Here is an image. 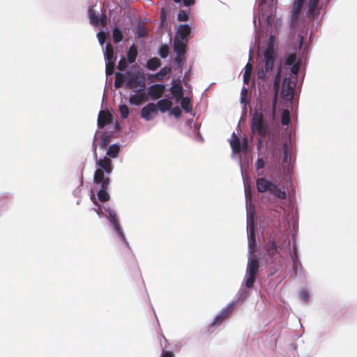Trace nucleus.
<instances>
[{"label":"nucleus","instance_id":"nucleus-1","mask_svg":"<svg viewBox=\"0 0 357 357\" xmlns=\"http://www.w3.org/2000/svg\"><path fill=\"white\" fill-rule=\"evenodd\" d=\"M257 189L259 192H268L275 197L280 199H285L287 195L283 188H279L276 183L267 180L264 177L258 178L256 181Z\"/></svg>","mask_w":357,"mask_h":357},{"label":"nucleus","instance_id":"nucleus-2","mask_svg":"<svg viewBox=\"0 0 357 357\" xmlns=\"http://www.w3.org/2000/svg\"><path fill=\"white\" fill-rule=\"evenodd\" d=\"M251 130L252 132L258 134L261 138L270 134V128L264 120V114L261 112L256 111L251 118Z\"/></svg>","mask_w":357,"mask_h":357},{"label":"nucleus","instance_id":"nucleus-3","mask_svg":"<svg viewBox=\"0 0 357 357\" xmlns=\"http://www.w3.org/2000/svg\"><path fill=\"white\" fill-rule=\"evenodd\" d=\"M93 182L96 185H100V189L98 192L97 195L98 199L101 202H105L109 201L110 197L107 190L109 185V178L105 177L104 173L102 169H98L96 170L94 174Z\"/></svg>","mask_w":357,"mask_h":357},{"label":"nucleus","instance_id":"nucleus-4","mask_svg":"<svg viewBox=\"0 0 357 357\" xmlns=\"http://www.w3.org/2000/svg\"><path fill=\"white\" fill-rule=\"evenodd\" d=\"M264 68L265 71L261 68V70L258 72V78L261 80H265L266 78V73H269L273 70V65L275 63V54H274V48L273 45L270 42L264 51Z\"/></svg>","mask_w":357,"mask_h":357},{"label":"nucleus","instance_id":"nucleus-5","mask_svg":"<svg viewBox=\"0 0 357 357\" xmlns=\"http://www.w3.org/2000/svg\"><path fill=\"white\" fill-rule=\"evenodd\" d=\"M126 86L135 92H144L146 89L144 79H139V76L130 72L126 73Z\"/></svg>","mask_w":357,"mask_h":357},{"label":"nucleus","instance_id":"nucleus-6","mask_svg":"<svg viewBox=\"0 0 357 357\" xmlns=\"http://www.w3.org/2000/svg\"><path fill=\"white\" fill-rule=\"evenodd\" d=\"M105 210L107 213L108 219L110 221V222L113 225L114 229L122 238V240L126 241V237L119 225V219L115 211L109 207L105 208Z\"/></svg>","mask_w":357,"mask_h":357},{"label":"nucleus","instance_id":"nucleus-7","mask_svg":"<svg viewBox=\"0 0 357 357\" xmlns=\"http://www.w3.org/2000/svg\"><path fill=\"white\" fill-rule=\"evenodd\" d=\"M233 306L228 305L224 308L214 319V321L209 326V329L213 331V328L219 326L231 314Z\"/></svg>","mask_w":357,"mask_h":357},{"label":"nucleus","instance_id":"nucleus-8","mask_svg":"<svg viewBox=\"0 0 357 357\" xmlns=\"http://www.w3.org/2000/svg\"><path fill=\"white\" fill-rule=\"evenodd\" d=\"M165 90V86L162 84H155L148 88V95L153 100H157L162 97Z\"/></svg>","mask_w":357,"mask_h":357},{"label":"nucleus","instance_id":"nucleus-9","mask_svg":"<svg viewBox=\"0 0 357 357\" xmlns=\"http://www.w3.org/2000/svg\"><path fill=\"white\" fill-rule=\"evenodd\" d=\"M151 114H158V108L154 103H149L141 110V117L146 121H150L153 118Z\"/></svg>","mask_w":357,"mask_h":357},{"label":"nucleus","instance_id":"nucleus-10","mask_svg":"<svg viewBox=\"0 0 357 357\" xmlns=\"http://www.w3.org/2000/svg\"><path fill=\"white\" fill-rule=\"evenodd\" d=\"M112 121V115L110 112L105 110H100L98 117V126L103 128L107 124H109Z\"/></svg>","mask_w":357,"mask_h":357},{"label":"nucleus","instance_id":"nucleus-11","mask_svg":"<svg viewBox=\"0 0 357 357\" xmlns=\"http://www.w3.org/2000/svg\"><path fill=\"white\" fill-rule=\"evenodd\" d=\"M172 68L170 66H165L160 70L158 73L156 74H150L148 76V79L151 82H153L155 81H162L164 77L170 74Z\"/></svg>","mask_w":357,"mask_h":357},{"label":"nucleus","instance_id":"nucleus-12","mask_svg":"<svg viewBox=\"0 0 357 357\" xmlns=\"http://www.w3.org/2000/svg\"><path fill=\"white\" fill-rule=\"evenodd\" d=\"M266 253L271 259H273L277 255H279L277 243L274 238H270L265 248Z\"/></svg>","mask_w":357,"mask_h":357},{"label":"nucleus","instance_id":"nucleus-13","mask_svg":"<svg viewBox=\"0 0 357 357\" xmlns=\"http://www.w3.org/2000/svg\"><path fill=\"white\" fill-rule=\"evenodd\" d=\"M250 234L248 235V247L250 252H253L256 245L255 228L253 220L249 223Z\"/></svg>","mask_w":357,"mask_h":357},{"label":"nucleus","instance_id":"nucleus-14","mask_svg":"<svg viewBox=\"0 0 357 357\" xmlns=\"http://www.w3.org/2000/svg\"><path fill=\"white\" fill-rule=\"evenodd\" d=\"M96 165L98 166L100 169L107 173L110 174L112 172V161L109 158L105 157L102 159H100L96 162Z\"/></svg>","mask_w":357,"mask_h":357},{"label":"nucleus","instance_id":"nucleus-15","mask_svg":"<svg viewBox=\"0 0 357 357\" xmlns=\"http://www.w3.org/2000/svg\"><path fill=\"white\" fill-rule=\"evenodd\" d=\"M259 267V261L256 255H252L248 261L247 268L248 274L257 275Z\"/></svg>","mask_w":357,"mask_h":357},{"label":"nucleus","instance_id":"nucleus-16","mask_svg":"<svg viewBox=\"0 0 357 357\" xmlns=\"http://www.w3.org/2000/svg\"><path fill=\"white\" fill-rule=\"evenodd\" d=\"M185 47H186V43L183 42V40H181V39H178L177 38H175L174 40V52L179 55H185Z\"/></svg>","mask_w":357,"mask_h":357},{"label":"nucleus","instance_id":"nucleus-17","mask_svg":"<svg viewBox=\"0 0 357 357\" xmlns=\"http://www.w3.org/2000/svg\"><path fill=\"white\" fill-rule=\"evenodd\" d=\"M280 80H281V70L279 69L278 70L276 75H275V79H274V82H273V88H274V90L275 91V97H274L273 108H272V112H273V116L275 115V105H276V100H277V93H278V91L279 87H280Z\"/></svg>","mask_w":357,"mask_h":357},{"label":"nucleus","instance_id":"nucleus-18","mask_svg":"<svg viewBox=\"0 0 357 357\" xmlns=\"http://www.w3.org/2000/svg\"><path fill=\"white\" fill-rule=\"evenodd\" d=\"M170 92L176 102L180 101L183 98V89L180 84H174L170 87Z\"/></svg>","mask_w":357,"mask_h":357},{"label":"nucleus","instance_id":"nucleus-19","mask_svg":"<svg viewBox=\"0 0 357 357\" xmlns=\"http://www.w3.org/2000/svg\"><path fill=\"white\" fill-rule=\"evenodd\" d=\"M319 2V0H310L307 3V14L310 20L313 19L318 14L317 13V8Z\"/></svg>","mask_w":357,"mask_h":357},{"label":"nucleus","instance_id":"nucleus-20","mask_svg":"<svg viewBox=\"0 0 357 357\" xmlns=\"http://www.w3.org/2000/svg\"><path fill=\"white\" fill-rule=\"evenodd\" d=\"M191 29L188 24H181L179 26L176 33V37L181 40L185 39L190 33Z\"/></svg>","mask_w":357,"mask_h":357},{"label":"nucleus","instance_id":"nucleus-21","mask_svg":"<svg viewBox=\"0 0 357 357\" xmlns=\"http://www.w3.org/2000/svg\"><path fill=\"white\" fill-rule=\"evenodd\" d=\"M287 79L284 80L283 86L281 91V96L284 99H289L293 97L294 89L290 86L289 82L286 84Z\"/></svg>","mask_w":357,"mask_h":357},{"label":"nucleus","instance_id":"nucleus-22","mask_svg":"<svg viewBox=\"0 0 357 357\" xmlns=\"http://www.w3.org/2000/svg\"><path fill=\"white\" fill-rule=\"evenodd\" d=\"M230 146L233 153H239L241 151V141L235 132H233L231 135Z\"/></svg>","mask_w":357,"mask_h":357},{"label":"nucleus","instance_id":"nucleus-23","mask_svg":"<svg viewBox=\"0 0 357 357\" xmlns=\"http://www.w3.org/2000/svg\"><path fill=\"white\" fill-rule=\"evenodd\" d=\"M144 100H146V94L144 91L139 93V94L132 95L129 98L130 103L135 105H139Z\"/></svg>","mask_w":357,"mask_h":357},{"label":"nucleus","instance_id":"nucleus-24","mask_svg":"<svg viewBox=\"0 0 357 357\" xmlns=\"http://www.w3.org/2000/svg\"><path fill=\"white\" fill-rule=\"evenodd\" d=\"M304 1L305 0H294L292 8L293 19H296L298 17L303 7Z\"/></svg>","mask_w":357,"mask_h":357},{"label":"nucleus","instance_id":"nucleus-25","mask_svg":"<svg viewBox=\"0 0 357 357\" xmlns=\"http://www.w3.org/2000/svg\"><path fill=\"white\" fill-rule=\"evenodd\" d=\"M156 106L160 112H165L171 109L172 106V102L167 99H162L158 102Z\"/></svg>","mask_w":357,"mask_h":357},{"label":"nucleus","instance_id":"nucleus-26","mask_svg":"<svg viewBox=\"0 0 357 357\" xmlns=\"http://www.w3.org/2000/svg\"><path fill=\"white\" fill-rule=\"evenodd\" d=\"M137 54L138 52L137 46L135 45H131L127 52L128 62L130 63L135 62Z\"/></svg>","mask_w":357,"mask_h":357},{"label":"nucleus","instance_id":"nucleus-27","mask_svg":"<svg viewBox=\"0 0 357 357\" xmlns=\"http://www.w3.org/2000/svg\"><path fill=\"white\" fill-rule=\"evenodd\" d=\"M105 57L107 61H116V56H114L113 47L109 43L106 45Z\"/></svg>","mask_w":357,"mask_h":357},{"label":"nucleus","instance_id":"nucleus-28","mask_svg":"<svg viewBox=\"0 0 357 357\" xmlns=\"http://www.w3.org/2000/svg\"><path fill=\"white\" fill-rule=\"evenodd\" d=\"M161 65L160 60L157 58H151L147 61L146 67L151 70H155Z\"/></svg>","mask_w":357,"mask_h":357},{"label":"nucleus","instance_id":"nucleus-29","mask_svg":"<svg viewBox=\"0 0 357 357\" xmlns=\"http://www.w3.org/2000/svg\"><path fill=\"white\" fill-rule=\"evenodd\" d=\"M181 105L183 110L187 112H191L192 110V105L190 99L188 97L182 98L181 100Z\"/></svg>","mask_w":357,"mask_h":357},{"label":"nucleus","instance_id":"nucleus-30","mask_svg":"<svg viewBox=\"0 0 357 357\" xmlns=\"http://www.w3.org/2000/svg\"><path fill=\"white\" fill-rule=\"evenodd\" d=\"M252 70V65L250 63H248L245 67L244 74H243V82L245 84H248L250 80V76Z\"/></svg>","mask_w":357,"mask_h":357},{"label":"nucleus","instance_id":"nucleus-31","mask_svg":"<svg viewBox=\"0 0 357 357\" xmlns=\"http://www.w3.org/2000/svg\"><path fill=\"white\" fill-rule=\"evenodd\" d=\"M126 79V75H124L121 73H116L115 75L114 86L119 89L122 86L123 83Z\"/></svg>","mask_w":357,"mask_h":357},{"label":"nucleus","instance_id":"nucleus-32","mask_svg":"<svg viewBox=\"0 0 357 357\" xmlns=\"http://www.w3.org/2000/svg\"><path fill=\"white\" fill-rule=\"evenodd\" d=\"M112 37L115 43H119L123 40V34L119 27H115L112 31Z\"/></svg>","mask_w":357,"mask_h":357},{"label":"nucleus","instance_id":"nucleus-33","mask_svg":"<svg viewBox=\"0 0 357 357\" xmlns=\"http://www.w3.org/2000/svg\"><path fill=\"white\" fill-rule=\"evenodd\" d=\"M119 146L117 144H112L109 146L107 154L111 158H116L119 153Z\"/></svg>","mask_w":357,"mask_h":357},{"label":"nucleus","instance_id":"nucleus-34","mask_svg":"<svg viewBox=\"0 0 357 357\" xmlns=\"http://www.w3.org/2000/svg\"><path fill=\"white\" fill-rule=\"evenodd\" d=\"M290 121L291 119L289 112L287 109L283 110L281 116L282 124L284 126H287L290 123Z\"/></svg>","mask_w":357,"mask_h":357},{"label":"nucleus","instance_id":"nucleus-35","mask_svg":"<svg viewBox=\"0 0 357 357\" xmlns=\"http://www.w3.org/2000/svg\"><path fill=\"white\" fill-rule=\"evenodd\" d=\"M290 161V155L288 150L287 144L285 143L283 144V158L282 162L283 164H288Z\"/></svg>","mask_w":357,"mask_h":357},{"label":"nucleus","instance_id":"nucleus-36","mask_svg":"<svg viewBox=\"0 0 357 357\" xmlns=\"http://www.w3.org/2000/svg\"><path fill=\"white\" fill-rule=\"evenodd\" d=\"M256 278H257V275L248 274V277L247 278L246 281H245L246 287H248V288L252 287L254 285V283L256 280Z\"/></svg>","mask_w":357,"mask_h":357},{"label":"nucleus","instance_id":"nucleus-37","mask_svg":"<svg viewBox=\"0 0 357 357\" xmlns=\"http://www.w3.org/2000/svg\"><path fill=\"white\" fill-rule=\"evenodd\" d=\"M119 112L121 113V118L126 119L129 115V108L126 105H121L119 106Z\"/></svg>","mask_w":357,"mask_h":357},{"label":"nucleus","instance_id":"nucleus-38","mask_svg":"<svg viewBox=\"0 0 357 357\" xmlns=\"http://www.w3.org/2000/svg\"><path fill=\"white\" fill-rule=\"evenodd\" d=\"M169 48L167 45H163L160 47L159 54L162 58H166L169 55Z\"/></svg>","mask_w":357,"mask_h":357},{"label":"nucleus","instance_id":"nucleus-39","mask_svg":"<svg viewBox=\"0 0 357 357\" xmlns=\"http://www.w3.org/2000/svg\"><path fill=\"white\" fill-rule=\"evenodd\" d=\"M109 142L110 137L107 134L104 133L101 135L100 144L102 148L106 147V146L109 143Z\"/></svg>","mask_w":357,"mask_h":357},{"label":"nucleus","instance_id":"nucleus-40","mask_svg":"<svg viewBox=\"0 0 357 357\" xmlns=\"http://www.w3.org/2000/svg\"><path fill=\"white\" fill-rule=\"evenodd\" d=\"M116 61H107L106 63V74L112 75L114 73Z\"/></svg>","mask_w":357,"mask_h":357},{"label":"nucleus","instance_id":"nucleus-41","mask_svg":"<svg viewBox=\"0 0 357 357\" xmlns=\"http://www.w3.org/2000/svg\"><path fill=\"white\" fill-rule=\"evenodd\" d=\"M296 60V54H294V53H293V54H290L287 56V59H286V63H287V65H288V66L294 65V64H295L294 63H295Z\"/></svg>","mask_w":357,"mask_h":357},{"label":"nucleus","instance_id":"nucleus-42","mask_svg":"<svg viewBox=\"0 0 357 357\" xmlns=\"http://www.w3.org/2000/svg\"><path fill=\"white\" fill-rule=\"evenodd\" d=\"M127 67V61L125 58H121L120 61H119L117 68L119 70L123 71L126 70Z\"/></svg>","mask_w":357,"mask_h":357},{"label":"nucleus","instance_id":"nucleus-43","mask_svg":"<svg viewBox=\"0 0 357 357\" xmlns=\"http://www.w3.org/2000/svg\"><path fill=\"white\" fill-rule=\"evenodd\" d=\"M170 114L172 115H174L176 118H179L182 114V111L179 108V107L176 106L174 108L172 109Z\"/></svg>","mask_w":357,"mask_h":357},{"label":"nucleus","instance_id":"nucleus-44","mask_svg":"<svg viewBox=\"0 0 357 357\" xmlns=\"http://www.w3.org/2000/svg\"><path fill=\"white\" fill-rule=\"evenodd\" d=\"M89 16H90L91 23L95 26H97L99 23V20H98V16L93 12L90 13Z\"/></svg>","mask_w":357,"mask_h":357},{"label":"nucleus","instance_id":"nucleus-45","mask_svg":"<svg viewBox=\"0 0 357 357\" xmlns=\"http://www.w3.org/2000/svg\"><path fill=\"white\" fill-rule=\"evenodd\" d=\"M97 36H98L99 43H100L101 45H102L105 43V40L107 38L106 33H104L103 31H100L99 33H98Z\"/></svg>","mask_w":357,"mask_h":357},{"label":"nucleus","instance_id":"nucleus-46","mask_svg":"<svg viewBox=\"0 0 357 357\" xmlns=\"http://www.w3.org/2000/svg\"><path fill=\"white\" fill-rule=\"evenodd\" d=\"M188 19V16L187 13L184 10L179 11L178 14V20L181 22L187 21Z\"/></svg>","mask_w":357,"mask_h":357},{"label":"nucleus","instance_id":"nucleus-47","mask_svg":"<svg viewBox=\"0 0 357 357\" xmlns=\"http://www.w3.org/2000/svg\"><path fill=\"white\" fill-rule=\"evenodd\" d=\"M137 34L139 38L144 37L146 34V29L144 26H139L137 29Z\"/></svg>","mask_w":357,"mask_h":357},{"label":"nucleus","instance_id":"nucleus-48","mask_svg":"<svg viewBox=\"0 0 357 357\" xmlns=\"http://www.w3.org/2000/svg\"><path fill=\"white\" fill-rule=\"evenodd\" d=\"M265 165V162L263 160V158H258L256 163H255V167L257 170H259L260 169L264 168Z\"/></svg>","mask_w":357,"mask_h":357},{"label":"nucleus","instance_id":"nucleus-49","mask_svg":"<svg viewBox=\"0 0 357 357\" xmlns=\"http://www.w3.org/2000/svg\"><path fill=\"white\" fill-rule=\"evenodd\" d=\"M184 56L185 55H179L178 54H176V56L174 59V61L175 63L178 66H181L183 63V60H184Z\"/></svg>","mask_w":357,"mask_h":357},{"label":"nucleus","instance_id":"nucleus-50","mask_svg":"<svg viewBox=\"0 0 357 357\" xmlns=\"http://www.w3.org/2000/svg\"><path fill=\"white\" fill-rule=\"evenodd\" d=\"M8 202V198L4 196L0 197V208L5 207L7 206Z\"/></svg>","mask_w":357,"mask_h":357},{"label":"nucleus","instance_id":"nucleus-51","mask_svg":"<svg viewBox=\"0 0 357 357\" xmlns=\"http://www.w3.org/2000/svg\"><path fill=\"white\" fill-rule=\"evenodd\" d=\"M182 0H174L175 3H180ZM183 3L186 6H189L193 5L195 3V0H183Z\"/></svg>","mask_w":357,"mask_h":357},{"label":"nucleus","instance_id":"nucleus-52","mask_svg":"<svg viewBox=\"0 0 357 357\" xmlns=\"http://www.w3.org/2000/svg\"><path fill=\"white\" fill-rule=\"evenodd\" d=\"M291 66H292L291 73L293 74H297L298 73V70H299V64L298 63H295V64L291 65Z\"/></svg>","mask_w":357,"mask_h":357},{"label":"nucleus","instance_id":"nucleus-53","mask_svg":"<svg viewBox=\"0 0 357 357\" xmlns=\"http://www.w3.org/2000/svg\"><path fill=\"white\" fill-rule=\"evenodd\" d=\"M161 357H174V354L172 351H166L163 350Z\"/></svg>","mask_w":357,"mask_h":357},{"label":"nucleus","instance_id":"nucleus-54","mask_svg":"<svg viewBox=\"0 0 357 357\" xmlns=\"http://www.w3.org/2000/svg\"><path fill=\"white\" fill-rule=\"evenodd\" d=\"M301 297L305 301H307L309 298L308 293L305 291H303L300 294Z\"/></svg>","mask_w":357,"mask_h":357},{"label":"nucleus","instance_id":"nucleus-55","mask_svg":"<svg viewBox=\"0 0 357 357\" xmlns=\"http://www.w3.org/2000/svg\"><path fill=\"white\" fill-rule=\"evenodd\" d=\"M248 147V141H247V139L245 137L243 139V145H242V148L245 152L247 151Z\"/></svg>","mask_w":357,"mask_h":357},{"label":"nucleus","instance_id":"nucleus-56","mask_svg":"<svg viewBox=\"0 0 357 357\" xmlns=\"http://www.w3.org/2000/svg\"><path fill=\"white\" fill-rule=\"evenodd\" d=\"M100 23L102 24V25H105L107 24V17L106 15H102L100 18Z\"/></svg>","mask_w":357,"mask_h":357},{"label":"nucleus","instance_id":"nucleus-57","mask_svg":"<svg viewBox=\"0 0 357 357\" xmlns=\"http://www.w3.org/2000/svg\"><path fill=\"white\" fill-rule=\"evenodd\" d=\"M93 210L96 212V213L100 217L103 214V213H102V210H101V208L100 207L98 208H97V209L94 208Z\"/></svg>","mask_w":357,"mask_h":357},{"label":"nucleus","instance_id":"nucleus-58","mask_svg":"<svg viewBox=\"0 0 357 357\" xmlns=\"http://www.w3.org/2000/svg\"><path fill=\"white\" fill-rule=\"evenodd\" d=\"M247 93H248L247 89L245 87H243L242 91H241V96H246Z\"/></svg>","mask_w":357,"mask_h":357},{"label":"nucleus","instance_id":"nucleus-59","mask_svg":"<svg viewBox=\"0 0 357 357\" xmlns=\"http://www.w3.org/2000/svg\"><path fill=\"white\" fill-rule=\"evenodd\" d=\"M261 139H259V142H258V144H257L258 149H259L261 147Z\"/></svg>","mask_w":357,"mask_h":357},{"label":"nucleus","instance_id":"nucleus-60","mask_svg":"<svg viewBox=\"0 0 357 357\" xmlns=\"http://www.w3.org/2000/svg\"><path fill=\"white\" fill-rule=\"evenodd\" d=\"M271 15H268L267 17V22L268 24L271 23Z\"/></svg>","mask_w":357,"mask_h":357},{"label":"nucleus","instance_id":"nucleus-61","mask_svg":"<svg viewBox=\"0 0 357 357\" xmlns=\"http://www.w3.org/2000/svg\"><path fill=\"white\" fill-rule=\"evenodd\" d=\"M161 17L162 20H165V14H164V13H162V14H161V17Z\"/></svg>","mask_w":357,"mask_h":357},{"label":"nucleus","instance_id":"nucleus-62","mask_svg":"<svg viewBox=\"0 0 357 357\" xmlns=\"http://www.w3.org/2000/svg\"><path fill=\"white\" fill-rule=\"evenodd\" d=\"M260 1V4H264L266 2L267 0H259Z\"/></svg>","mask_w":357,"mask_h":357},{"label":"nucleus","instance_id":"nucleus-63","mask_svg":"<svg viewBox=\"0 0 357 357\" xmlns=\"http://www.w3.org/2000/svg\"><path fill=\"white\" fill-rule=\"evenodd\" d=\"M273 36H271L270 37V40L272 41L273 40Z\"/></svg>","mask_w":357,"mask_h":357},{"label":"nucleus","instance_id":"nucleus-64","mask_svg":"<svg viewBox=\"0 0 357 357\" xmlns=\"http://www.w3.org/2000/svg\"><path fill=\"white\" fill-rule=\"evenodd\" d=\"M93 203H94L96 205H98V202H97L96 200L93 202Z\"/></svg>","mask_w":357,"mask_h":357}]
</instances>
